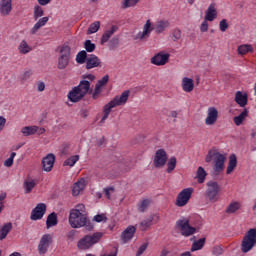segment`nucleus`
<instances>
[{
  "mask_svg": "<svg viewBox=\"0 0 256 256\" xmlns=\"http://www.w3.org/2000/svg\"><path fill=\"white\" fill-rule=\"evenodd\" d=\"M219 28L222 33H225L229 29V23H227V19H223L219 23Z\"/></svg>",
  "mask_w": 256,
  "mask_h": 256,
  "instance_id": "603ef678",
  "label": "nucleus"
},
{
  "mask_svg": "<svg viewBox=\"0 0 256 256\" xmlns=\"http://www.w3.org/2000/svg\"><path fill=\"white\" fill-rule=\"evenodd\" d=\"M77 161H79V155H74V156H71L70 158L66 159L64 162V165H66L68 167H74L75 163H77Z\"/></svg>",
  "mask_w": 256,
  "mask_h": 256,
  "instance_id": "49530a36",
  "label": "nucleus"
},
{
  "mask_svg": "<svg viewBox=\"0 0 256 256\" xmlns=\"http://www.w3.org/2000/svg\"><path fill=\"white\" fill-rule=\"evenodd\" d=\"M247 115H248L247 109H244L238 116H235L233 118L235 125L237 127L243 125V121H245V119H247Z\"/></svg>",
  "mask_w": 256,
  "mask_h": 256,
  "instance_id": "f704fd0d",
  "label": "nucleus"
},
{
  "mask_svg": "<svg viewBox=\"0 0 256 256\" xmlns=\"http://www.w3.org/2000/svg\"><path fill=\"white\" fill-rule=\"evenodd\" d=\"M226 160L227 156L217 151V149L209 150L205 157L206 163H211V161H213V175H221V173L225 171Z\"/></svg>",
  "mask_w": 256,
  "mask_h": 256,
  "instance_id": "7ed1b4c3",
  "label": "nucleus"
},
{
  "mask_svg": "<svg viewBox=\"0 0 256 256\" xmlns=\"http://www.w3.org/2000/svg\"><path fill=\"white\" fill-rule=\"evenodd\" d=\"M151 205V199H144L137 204V209L140 213H145Z\"/></svg>",
  "mask_w": 256,
  "mask_h": 256,
  "instance_id": "e433bc0d",
  "label": "nucleus"
},
{
  "mask_svg": "<svg viewBox=\"0 0 256 256\" xmlns=\"http://www.w3.org/2000/svg\"><path fill=\"white\" fill-rule=\"evenodd\" d=\"M167 27H169V21L161 20L155 25L154 29L156 33H163V31H165Z\"/></svg>",
  "mask_w": 256,
  "mask_h": 256,
  "instance_id": "ea45409f",
  "label": "nucleus"
},
{
  "mask_svg": "<svg viewBox=\"0 0 256 256\" xmlns=\"http://www.w3.org/2000/svg\"><path fill=\"white\" fill-rule=\"evenodd\" d=\"M97 67H101V59H99V57H97L95 54L88 55L86 60V69L91 70Z\"/></svg>",
  "mask_w": 256,
  "mask_h": 256,
  "instance_id": "a211bd4d",
  "label": "nucleus"
},
{
  "mask_svg": "<svg viewBox=\"0 0 256 256\" xmlns=\"http://www.w3.org/2000/svg\"><path fill=\"white\" fill-rule=\"evenodd\" d=\"M6 123H7V119H5V117L3 116H0V132L3 131Z\"/></svg>",
  "mask_w": 256,
  "mask_h": 256,
  "instance_id": "69168bd1",
  "label": "nucleus"
},
{
  "mask_svg": "<svg viewBox=\"0 0 256 256\" xmlns=\"http://www.w3.org/2000/svg\"><path fill=\"white\" fill-rule=\"evenodd\" d=\"M36 85H37V91H39V93H42V91H45V82L38 81Z\"/></svg>",
  "mask_w": 256,
  "mask_h": 256,
  "instance_id": "e2e57ef3",
  "label": "nucleus"
},
{
  "mask_svg": "<svg viewBox=\"0 0 256 256\" xmlns=\"http://www.w3.org/2000/svg\"><path fill=\"white\" fill-rule=\"evenodd\" d=\"M148 245H149V244H147V243L142 244V245L138 248V251H137V253H136V256H141L142 254H144L145 251H147Z\"/></svg>",
  "mask_w": 256,
  "mask_h": 256,
  "instance_id": "4d7b16f0",
  "label": "nucleus"
},
{
  "mask_svg": "<svg viewBox=\"0 0 256 256\" xmlns=\"http://www.w3.org/2000/svg\"><path fill=\"white\" fill-rule=\"evenodd\" d=\"M102 237L103 233L101 232L87 234L78 241L77 247L80 251H87V249H91V247L97 245V243L101 241Z\"/></svg>",
  "mask_w": 256,
  "mask_h": 256,
  "instance_id": "20e7f679",
  "label": "nucleus"
},
{
  "mask_svg": "<svg viewBox=\"0 0 256 256\" xmlns=\"http://www.w3.org/2000/svg\"><path fill=\"white\" fill-rule=\"evenodd\" d=\"M196 179L198 183H205V179H207V171L202 166H199L196 172Z\"/></svg>",
  "mask_w": 256,
  "mask_h": 256,
  "instance_id": "72a5a7b5",
  "label": "nucleus"
},
{
  "mask_svg": "<svg viewBox=\"0 0 256 256\" xmlns=\"http://www.w3.org/2000/svg\"><path fill=\"white\" fill-rule=\"evenodd\" d=\"M208 20H204L200 26L201 33H207L209 31V23H207Z\"/></svg>",
  "mask_w": 256,
  "mask_h": 256,
  "instance_id": "13d9d810",
  "label": "nucleus"
},
{
  "mask_svg": "<svg viewBox=\"0 0 256 256\" xmlns=\"http://www.w3.org/2000/svg\"><path fill=\"white\" fill-rule=\"evenodd\" d=\"M69 224L73 229H81L87 225V211L85 204H77L70 210Z\"/></svg>",
  "mask_w": 256,
  "mask_h": 256,
  "instance_id": "f03ea898",
  "label": "nucleus"
},
{
  "mask_svg": "<svg viewBox=\"0 0 256 256\" xmlns=\"http://www.w3.org/2000/svg\"><path fill=\"white\" fill-rule=\"evenodd\" d=\"M235 167H237V156H235V154H232L229 157V163H228V167L226 170L227 175H231V173H233V171H235Z\"/></svg>",
  "mask_w": 256,
  "mask_h": 256,
  "instance_id": "c756f323",
  "label": "nucleus"
},
{
  "mask_svg": "<svg viewBox=\"0 0 256 256\" xmlns=\"http://www.w3.org/2000/svg\"><path fill=\"white\" fill-rule=\"evenodd\" d=\"M219 120V110L215 107H209L207 110V116L205 118V125L211 127Z\"/></svg>",
  "mask_w": 256,
  "mask_h": 256,
  "instance_id": "4468645a",
  "label": "nucleus"
},
{
  "mask_svg": "<svg viewBox=\"0 0 256 256\" xmlns=\"http://www.w3.org/2000/svg\"><path fill=\"white\" fill-rule=\"evenodd\" d=\"M235 101L240 107H245L249 101V96L246 93L237 91L235 94Z\"/></svg>",
  "mask_w": 256,
  "mask_h": 256,
  "instance_id": "393cba45",
  "label": "nucleus"
},
{
  "mask_svg": "<svg viewBox=\"0 0 256 256\" xmlns=\"http://www.w3.org/2000/svg\"><path fill=\"white\" fill-rule=\"evenodd\" d=\"M15 157H17V153L12 152L10 157L4 161V167H12Z\"/></svg>",
  "mask_w": 256,
  "mask_h": 256,
  "instance_id": "8fccbe9b",
  "label": "nucleus"
},
{
  "mask_svg": "<svg viewBox=\"0 0 256 256\" xmlns=\"http://www.w3.org/2000/svg\"><path fill=\"white\" fill-rule=\"evenodd\" d=\"M182 89L185 93H191V91H193L195 89V82L193 81V79L188 78V77H184L182 79Z\"/></svg>",
  "mask_w": 256,
  "mask_h": 256,
  "instance_id": "5701e85b",
  "label": "nucleus"
},
{
  "mask_svg": "<svg viewBox=\"0 0 256 256\" xmlns=\"http://www.w3.org/2000/svg\"><path fill=\"white\" fill-rule=\"evenodd\" d=\"M38 130L39 127L37 126H25L21 129V133L22 135H24V137H29L31 135H35V133H37Z\"/></svg>",
  "mask_w": 256,
  "mask_h": 256,
  "instance_id": "7c9ffc66",
  "label": "nucleus"
},
{
  "mask_svg": "<svg viewBox=\"0 0 256 256\" xmlns=\"http://www.w3.org/2000/svg\"><path fill=\"white\" fill-rule=\"evenodd\" d=\"M169 53L159 52L154 57L151 58L152 65H157V67H161L163 65H167L169 63Z\"/></svg>",
  "mask_w": 256,
  "mask_h": 256,
  "instance_id": "2eb2a0df",
  "label": "nucleus"
},
{
  "mask_svg": "<svg viewBox=\"0 0 256 256\" xmlns=\"http://www.w3.org/2000/svg\"><path fill=\"white\" fill-rule=\"evenodd\" d=\"M119 31V26L112 25L110 29L105 30L102 37H101V45H104V43H107L115 33Z\"/></svg>",
  "mask_w": 256,
  "mask_h": 256,
  "instance_id": "aec40b11",
  "label": "nucleus"
},
{
  "mask_svg": "<svg viewBox=\"0 0 256 256\" xmlns=\"http://www.w3.org/2000/svg\"><path fill=\"white\" fill-rule=\"evenodd\" d=\"M87 59H89V56H87V51L81 50L76 55V63L79 65H83L84 63H87Z\"/></svg>",
  "mask_w": 256,
  "mask_h": 256,
  "instance_id": "58836bf2",
  "label": "nucleus"
},
{
  "mask_svg": "<svg viewBox=\"0 0 256 256\" xmlns=\"http://www.w3.org/2000/svg\"><path fill=\"white\" fill-rule=\"evenodd\" d=\"M51 243H53V237H51L50 234H44L38 244L39 255H45V253L49 251Z\"/></svg>",
  "mask_w": 256,
  "mask_h": 256,
  "instance_id": "9b49d317",
  "label": "nucleus"
},
{
  "mask_svg": "<svg viewBox=\"0 0 256 256\" xmlns=\"http://www.w3.org/2000/svg\"><path fill=\"white\" fill-rule=\"evenodd\" d=\"M212 253H213V255H215V256L223 255V248H221V246H215V247L212 249Z\"/></svg>",
  "mask_w": 256,
  "mask_h": 256,
  "instance_id": "bf43d9fd",
  "label": "nucleus"
},
{
  "mask_svg": "<svg viewBox=\"0 0 256 256\" xmlns=\"http://www.w3.org/2000/svg\"><path fill=\"white\" fill-rule=\"evenodd\" d=\"M33 75V72L31 70H27L23 73L21 76L22 81H27L31 76Z\"/></svg>",
  "mask_w": 256,
  "mask_h": 256,
  "instance_id": "052dcab7",
  "label": "nucleus"
},
{
  "mask_svg": "<svg viewBox=\"0 0 256 256\" xmlns=\"http://www.w3.org/2000/svg\"><path fill=\"white\" fill-rule=\"evenodd\" d=\"M239 209H241V203H239L237 201H233L226 208V213L231 215L233 213H237V211H239Z\"/></svg>",
  "mask_w": 256,
  "mask_h": 256,
  "instance_id": "c9c22d12",
  "label": "nucleus"
},
{
  "mask_svg": "<svg viewBox=\"0 0 256 256\" xmlns=\"http://www.w3.org/2000/svg\"><path fill=\"white\" fill-rule=\"evenodd\" d=\"M85 189V179H80L75 182L72 186V195L73 197H77Z\"/></svg>",
  "mask_w": 256,
  "mask_h": 256,
  "instance_id": "a878e982",
  "label": "nucleus"
},
{
  "mask_svg": "<svg viewBox=\"0 0 256 256\" xmlns=\"http://www.w3.org/2000/svg\"><path fill=\"white\" fill-rule=\"evenodd\" d=\"M165 163H167V152L163 149L157 150L153 160L154 167L161 169V167H165Z\"/></svg>",
  "mask_w": 256,
  "mask_h": 256,
  "instance_id": "f8f14e48",
  "label": "nucleus"
},
{
  "mask_svg": "<svg viewBox=\"0 0 256 256\" xmlns=\"http://www.w3.org/2000/svg\"><path fill=\"white\" fill-rule=\"evenodd\" d=\"M129 95H131V91L125 90L120 96H115L110 102L104 105L103 107V116L99 122L100 125H103L107 119H109V115H111L112 109L115 107H122L127 104L129 101Z\"/></svg>",
  "mask_w": 256,
  "mask_h": 256,
  "instance_id": "f257e3e1",
  "label": "nucleus"
},
{
  "mask_svg": "<svg viewBox=\"0 0 256 256\" xmlns=\"http://www.w3.org/2000/svg\"><path fill=\"white\" fill-rule=\"evenodd\" d=\"M82 79L76 87L79 88V90L85 95L87 93H93V89H91V83H93V80L95 79V75L93 74H86L82 76Z\"/></svg>",
  "mask_w": 256,
  "mask_h": 256,
  "instance_id": "1a4fd4ad",
  "label": "nucleus"
},
{
  "mask_svg": "<svg viewBox=\"0 0 256 256\" xmlns=\"http://www.w3.org/2000/svg\"><path fill=\"white\" fill-rule=\"evenodd\" d=\"M43 15H44L43 8L39 5H36L34 7V19H35V21H37V19H39V17H43Z\"/></svg>",
  "mask_w": 256,
  "mask_h": 256,
  "instance_id": "09e8293b",
  "label": "nucleus"
},
{
  "mask_svg": "<svg viewBox=\"0 0 256 256\" xmlns=\"http://www.w3.org/2000/svg\"><path fill=\"white\" fill-rule=\"evenodd\" d=\"M12 1L11 0H1L0 1V13L1 15H9L11 13Z\"/></svg>",
  "mask_w": 256,
  "mask_h": 256,
  "instance_id": "b1692460",
  "label": "nucleus"
},
{
  "mask_svg": "<svg viewBox=\"0 0 256 256\" xmlns=\"http://www.w3.org/2000/svg\"><path fill=\"white\" fill-rule=\"evenodd\" d=\"M58 221H57V214L55 212H52L51 214H49L47 216V220H46V228L47 229H51V227H55V225H57Z\"/></svg>",
  "mask_w": 256,
  "mask_h": 256,
  "instance_id": "473e14b6",
  "label": "nucleus"
},
{
  "mask_svg": "<svg viewBox=\"0 0 256 256\" xmlns=\"http://www.w3.org/2000/svg\"><path fill=\"white\" fill-rule=\"evenodd\" d=\"M107 83H109V75H105L103 78L98 80V82L96 83V87H100V89H103V87H105Z\"/></svg>",
  "mask_w": 256,
  "mask_h": 256,
  "instance_id": "3c124183",
  "label": "nucleus"
},
{
  "mask_svg": "<svg viewBox=\"0 0 256 256\" xmlns=\"http://www.w3.org/2000/svg\"><path fill=\"white\" fill-rule=\"evenodd\" d=\"M84 49L87 51V53H93V51L96 49L95 43L91 42V40H86L84 42Z\"/></svg>",
  "mask_w": 256,
  "mask_h": 256,
  "instance_id": "de8ad7c7",
  "label": "nucleus"
},
{
  "mask_svg": "<svg viewBox=\"0 0 256 256\" xmlns=\"http://www.w3.org/2000/svg\"><path fill=\"white\" fill-rule=\"evenodd\" d=\"M11 229H13V224H11V222L6 223L2 226V228L0 229V241H3V239H5L7 235H9Z\"/></svg>",
  "mask_w": 256,
  "mask_h": 256,
  "instance_id": "2f4dec72",
  "label": "nucleus"
},
{
  "mask_svg": "<svg viewBox=\"0 0 256 256\" xmlns=\"http://www.w3.org/2000/svg\"><path fill=\"white\" fill-rule=\"evenodd\" d=\"M113 191H115V188L113 187L105 188L104 189L105 197H107V199H111V193H113Z\"/></svg>",
  "mask_w": 256,
  "mask_h": 256,
  "instance_id": "680f3d73",
  "label": "nucleus"
},
{
  "mask_svg": "<svg viewBox=\"0 0 256 256\" xmlns=\"http://www.w3.org/2000/svg\"><path fill=\"white\" fill-rule=\"evenodd\" d=\"M75 230H71L70 232H68V234H67V237H68V239H71V240H73V239H75Z\"/></svg>",
  "mask_w": 256,
  "mask_h": 256,
  "instance_id": "774afa93",
  "label": "nucleus"
},
{
  "mask_svg": "<svg viewBox=\"0 0 256 256\" xmlns=\"http://www.w3.org/2000/svg\"><path fill=\"white\" fill-rule=\"evenodd\" d=\"M176 227L183 237H191V235H195L197 231V228L191 226V220L185 217H181L176 221Z\"/></svg>",
  "mask_w": 256,
  "mask_h": 256,
  "instance_id": "423d86ee",
  "label": "nucleus"
},
{
  "mask_svg": "<svg viewBox=\"0 0 256 256\" xmlns=\"http://www.w3.org/2000/svg\"><path fill=\"white\" fill-rule=\"evenodd\" d=\"M68 100L71 103H79L85 97L77 86L73 87L67 94Z\"/></svg>",
  "mask_w": 256,
  "mask_h": 256,
  "instance_id": "dca6fc26",
  "label": "nucleus"
},
{
  "mask_svg": "<svg viewBox=\"0 0 256 256\" xmlns=\"http://www.w3.org/2000/svg\"><path fill=\"white\" fill-rule=\"evenodd\" d=\"M205 247V238H200L198 241H194L191 247V251H201Z\"/></svg>",
  "mask_w": 256,
  "mask_h": 256,
  "instance_id": "a19ab883",
  "label": "nucleus"
},
{
  "mask_svg": "<svg viewBox=\"0 0 256 256\" xmlns=\"http://www.w3.org/2000/svg\"><path fill=\"white\" fill-rule=\"evenodd\" d=\"M140 0H123L121 7L122 9H129L130 7H135Z\"/></svg>",
  "mask_w": 256,
  "mask_h": 256,
  "instance_id": "a18cd8bd",
  "label": "nucleus"
},
{
  "mask_svg": "<svg viewBox=\"0 0 256 256\" xmlns=\"http://www.w3.org/2000/svg\"><path fill=\"white\" fill-rule=\"evenodd\" d=\"M207 190L206 197L210 201V203H217L219 201V192L221 188L219 187V183L215 181L207 182Z\"/></svg>",
  "mask_w": 256,
  "mask_h": 256,
  "instance_id": "0eeeda50",
  "label": "nucleus"
},
{
  "mask_svg": "<svg viewBox=\"0 0 256 256\" xmlns=\"http://www.w3.org/2000/svg\"><path fill=\"white\" fill-rule=\"evenodd\" d=\"M253 51L251 44H243L238 47V55H247V53H253Z\"/></svg>",
  "mask_w": 256,
  "mask_h": 256,
  "instance_id": "4c0bfd02",
  "label": "nucleus"
},
{
  "mask_svg": "<svg viewBox=\"0 0 256 256\" xmlns=\"http://www.w3.org/2000/svg\"><path fill=\"white\" fill-rule=\"evenodd\" d=\"M256 245V228L249 229L243 237L241 243L242 253H249Z\"/></svg>",
  "mask_w": 256,
  "mask_h": 256,
  "instance_id": "39448f33",
  "label": "nucleus"
},
{
  "mask_svg": "<svg viewBox=\"0 0 256 256\" xmlns=\"http://www.w3.org/2000/svg\"><path fill=\"white\" fill-rule=\"evenodd\" d=\"M55 165V156L53 154H48L46 157L42 159V169L49 173L52 171L53 166Z\"/></svg>",
  "mask_w": 256,
  "mask_h": 256,
  "instance_id": "f3484780",
  "label": "nucleus"
},
{
  "mask_svg": "<svg viewBox=\"0 0 256 256\" xmlns=\"http://www.w3.org/2000/svg\"><path fill=\"white\" fill-rule=\"evenodd\" d=\"M35 187H37V181L31 178L26 179L23 183L24 193L26 194L31 193Z\"/></svg>",
  "mask_w": 256,
  "mask_h": 256,
  "instance_id": "cd10ccee",
  "label": "nucleus"
},
{
  "mask_svg": "<svg viewBox=\"0 0 256 256\" xmlns=\"http://www.w3.org/2000/svg\"><path fill=\"white\" fill-rule=\"evenodd\" d=\"M173 41H179L181 39V30L179 28H176L173 30Z\"/></svg>",
  "mask_w": 256,
  "mask_h": 256,
  "instance_id": "6e6d98bb",
  "label": "nucleus"
},
{
  "mask_svg": "<svg viewBox=\"0 0 256 256\" xmlns=\"http://www.w3.org/2000/svg\"><path fill=\"white\" fill-rule=\"evenodd\" d=\"M47 213V205L45 203H39L37 206L32 210L30 219L32 221H39L43 219V216Z\"/></svg>",
  "mask_w": 256,
  "mask_h": 256,
  "instance_id": "ddd939ff",
  "label": "nucleus"
},
{
  "mask_svg": "<svg viewBox=\"0 0 256 256\" xmlns=\"http://www.w3.org/2000/svg\"><path fill=\"white\" fill-rule=\"evenodd\" d=\"M151 225H153V217L143 220L139 225V229L140 231H147Z\"/></svg>",
  "mask_w": 256,
  "mask_h": 256,
  "instance_id": "79ce46f5",
  "label": "nucleus"
},
{
  "mask_svg": "<svg viewBox=\"0 0 256 256\" xmlns=\"http://www.w3.org/2000/svg\"><path fill=\"white\" fill-rule=\"evenodd\" d=\"M101 91H103V89L100 88L99 86L95 85L94 91L91 92L92 93V99H94V101L99 99V95H101Z\"/></svg>",
  "mask_w": 256,
  "mask_h": 256,
  "instance_id": "864d4df0",
  "label": "nucleus"
},
{
  "mask_svg": "<svg viewBox=\"0 0 256 256\" xmlns=\"http://www.w3.org/2000/svg\"><path fill=\"white\" fill-rule=\"evenodd\" d=\"M84 227H86L87 231H93V224H91V222H89V219L87 218V223L84 225Z\"/></svg>",
  "mask_w": 256,
  "mask_h": 256,
  "instance_id": "338daca9",
  "label": "nucleus"
},
{
  "mask_svg": "<svg viewBox=\"0 0 256 256\" xmlns=\"http://www.w3.org/2000/svg\"><path fill=\"white\" fill-rule=\"evenodd\" d=\"M191 195H193V188L183 189L177 196L175 203L176 207H185V205L189 203Z\"/></svg>",
  "mask_w": 256,
  "mask_h": 256,
  "instance_id": "9d476101",
  "label": "nucleus"
},
{
  "mask_svg": "<svg viewBox=\"0 0 256 256\" xmlns=\"http://www.w3.org/2000/svg\"><path fill=\"white\" fill-rule=\"evenodd\" d=\"M93 221H95L96 223L107 221V216H105V214H97L96 216H94Z\"/></svg>",
  "mask_w": 256,
  "mask_h": 256,
  "instance_id": "5fc2aeb1",
  "label": "nucleus"
},
{
  "mask_svg": "<svg viewBox=\"0 0 256 256\" xmlns=\"http://www.w3.org/2000/svg\"><path fill=\"white\" fill-rule=\"evenodd\" d=\"M205 21H215L217 19V8H215V3H211L205 12Z\"/></svg>",
  "mask_w": 256,
  "mask_h": 256,
  "instance_id": "4be33fe9",
  "label": "nucleus"
},
{
  "mask_svg": "<svg viewBox=\"0 0 256 256\" xmlns=\"http://www.w3.org/2000/svg\"><path fill=\"white\" fill-rule=\"evenodd\" d=\"M177 167V158L171 157L167 163V173H173Z\"/></svg>",
  "mask_w": 256,
  "mask_h": 256,
  "instance_id": "c03bdc74",
  "label": "nucleus"
},
{
  "mask_svg": "<svg viewBox=\"0 0 256 256\" xmlns=\"http://www.w3.org/2000/svg\"><path fill=\"white\" fill-rule=\"evenodd\" d=\"M48 22H49V17L40 18L30 30L31 35H35L37 31H39L41 27H45V25H47Z\"/></svg>",
  "mask_w": 256,
  "mask_h": 256,
  "instance_id": "bb28decb",
  "label": "nucleus"
},
{
  "mask_svg": "<svg viewBox=\"0 0 256 256\" xmlns=\"http://www.w3.org/2000/svg\"><path fill=\"white\" fill-rule=\"evenodd\" d=\"M135 231H137L135 226H128L121 234L123 243H129V241H131L135 236Z\"/></svg>",
  "mask_w": 256,
  "mask_h": 256,
  "instance_id": "412c9836",
  "label": "nucleus"
},
{
  "mask_svg": "<svg viewBox=\"0 0 256 256\" xmlns=\"http://www.w3.org/2000/svg\"><path fill=\"white\" fill-rule=\"evenodd\" d=\"M153 29H155V28L151 24V20H147L146 23L143 26V31L139 32L137 34V38L140 39V40H143L147 37H150Z\"/></svg>",
  "mask_w": 256,
  "mask_h": 256,
  "instance_id": "6ab92c4d",
  "label": "nucleus"
},
{
  "mask_svg": "<svg viewBox=\"0 0 256 256\" xmlns=\"http://www.w3.org/2000/svg\"><path fill=\"white\" fill-rule=\"evenodd\" d=\"M18 51L20 55H27L33 51V48L27 43V41L22 40L18 46Z\"/></svg>",
  "mask_w": 256,
  "mask_h": 256,
  "instance_id": "c85d7f7f",
  "label": "nucleus"
},
{
  "mask_svg": "<svg viewBox=\"0 0 256 256\" xmlns=\"http://www.w3.org/2000/svg\"><path fill=\"white\" fill-rule=\"evenodd\" d=\"M71 60V47L63 45L60 48V54L58 57V69H67L69 61Z\"/></svg>",
  "mask_w": 256,
  "mask_h": 256,
  "instance_id": "6e6552de",
  "label": "nucleus"
},
{
  "mask_svg": "<svg viewBox=\"0 0 256 256\" xmlns=\"http://www.w3.org/2000/svg\"><path fill=\"white\" fill-rule=\"evenodd\" d=\"M100 28H101V22L95 21V22H93V23L89 26L88 31H87V34H88V35H93V33H97V31H99Z\"/></svg>",
  "mask_w": 256,
  "mask_h": 256,
  "instance_id": "37998d69",
  "label": "nucleus"
},
{
  "mask_svg": "<svg viewBox=\"0 0 256 256\" xmlns=\"http://www.w3.org/2000/svg\"><path fill=\"white\" fill-rule=\"evenodd\" d=\"M119 176V170H116L114 172L108 173L106 175V177H108V179H115V177Z\"/></svg>",
  "mask_w": 256,
  "mask_h": 256,
  "instance_id": "0e129e2a",
  "label": "nucleus"
}]
</instances>
